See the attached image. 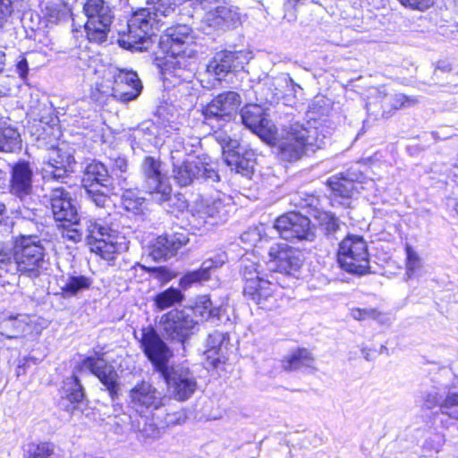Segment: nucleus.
<instances>
[{
  "instance_id": "nucleus-1",
  "label": "nucleus",
  "mask_w": 458,
  "mask_h": 458,
  "mask_svg": "<svg viewBox=\"0 0 458 458\" xmlns=\"http://www.w3.org/2000/svg\"><path fill=\"white\" fill-rule=\"evenodd\" d=\"M141 346L164 377L169 395L179 402L190 399L198 386L194 374L182 366L167 367L166 363L172 356L171 351L152 327L142 330Z\"/></svg>"
},
{
  "instance_id": "nucleus-2",
  "label": "nucleus",
  "mask_w": 458,
  "mask_h": 458,
  "mask_svg": "<svg viewBox=\"0 0 458 458\" xmlns=\"http://www.w3.org/2000/svg\"><path fill=\"white\" fill-rule=\"evenodd\" d=\"M72 227L67 229L65 236L74 242H80L83 233L82 227H85L91 250L103 259L113 260L117 253L126 249L125 243L120 241L123 237L98 220L84 218L81 222L79 219L78 225Z\"/></svg>"
},
{
  "instance_id": "nucleus-3",
  "label": "nucleus",
  "mask_w": 458,
  "mask_h": 458,
  "mask_svg": "<svg viewBox=\"0 0 458 458\" xmlns=\"http://www.w3.org/2000/svg\"><path fill=\"white\" fill-rule=\"evenodd\" d=\"M316 121L292 123L279 144L281 159L294 162L324 145L325 135L320 133Z\"/></svg>"
},
{
  "instance_id": "nucleus-4",
  "label": "nucleus",
  "mask_w": 458,
  "mask_h": 458,
  "mask_svg": "<svg viewBox=\"0 0 458 458\" xmlns=\"http://www.w3.org/2000/svg\"><path fill=\"white\" fill-rule=\"evenodd\" d=\"M11 275L38 278L47 270L49 260L44 241L36 235H22L15 241Z\"/></svg>"
},
{
  "instance_id": "nucleus-5",
  "label": "nucleus",
  "mask_w": 458,
  "mask_h": 458,
  "mask_svg": "<svg viewBox=\"0 0 458 458\" xmlns=\"http://www.w3.org/2000/svg\"><path fill=\"white\" fill-rule=\"evenodd\" d=\"M185 157L182 149L171 150L172 176L178 185L185 187L201 179L218 181L219 176L211 165L199 157Z\"/></svg>"
},
{
  "instance_id": "nucleus-6",
  "label": "nucleus",
  "mask_w": 458,
  "mask_h": 458,
  "mask_svg": "<svg viewBox=\"0 0 458 458\" xmlns=\"http://www.w3.org/2000/svg\"><path fill=\"white\" fill-rule=\"evenodd\" d=\"M83 13L87 17L84 27L89 40L98 43L105 41L114 19V6L108 0H87L83 4Z\"/></svg>"
},
{
  "instance_id": "nucleus-7",
  "label": "nucleus",
  "mask_w": 458,
  "mask_h": 458,
  "mask_svg": "<svg viewBox=\"0 0 458 458\" xmlns=\"http://www.w3.org/2000/svg\"><path fill=\"white\" fill-rule=\"evenodd\" d=\"M337 261L350 274H368L370 267L367 242L359 235L346 236L339 244Z\"/></svg>"
},
{
  "instance_id": "nucleus-8",
  "label": "nucleus",
  "mask_w": 458,
  "mask_h": 458,
  "mask_svg": "<svg viewBox=\"0 0 458 458\" xmlns=\"http://www.w3.org/2000/svg\"><path fill=\"white\" fill-rule=\"evenodd\" d=\"M165 394L146 380L137 382L128 392V405L139 415L152 414L165 406Z\"/></svg>"
},
{
  "instance_id": "nucleus-9",
  "label": "nucleus",
  "mask_w": 458,
  "mask_h": 458,
  "mask_svg": "<svg viewBox=\"0 0 458 458\" xmlns=\"http://www.w3.org/2000/svg\"><path fill=\"white\" fill-rule=\"evenodd\" d=\"M142 187L149 194H156L159 202L170 199L172 187L166 175L162 172V162L154 157H145L140 164Z\"/></svg>"
},
{
  "instance_id": "nucleus-10",
  "label": "nucleus",
  "mask_w": 458,
  "mask_h": 458,
  "mask_svg": "<svg viewBox=\"0 0 458 458\" xmlns=\"http://www.w3.org/2000/svg\"><path fill=\"white\" fill-rule=\"evenodd\" d=\"M198 322L183 310H173L160 318L165 336L172 341L183 344L193 333Z\"/></svg>"
},
{
  "instance_id": "nucleus-11",
  "label": "nucleus",
  "mask_w": 458,
  "mask_h": 458,
  "mask_svg": "<svg viewBox=\"0 0 458 458\" xmlns=\"http://www.w3.org/2000/svg\"><path fill=\"white\" fill-rule=\"evenodd\" d=\"M274 228L287 241H313L315 237L310 219L298 212H289L279 216L274 223Z\"/></svg>"
},
{
  "instance_id": "nucleus-12",
  "label": "nucleus",
  "mask_w": 458,
  "mask_h": 458,
  "mask_svg": "<svg viewBox=\"0 0 458 458\" xmlns=\"http://www.w3.org/2000/svg\"><path fill=\"white\" fill-rule=\"evenodd\" d=\"M93 352V355L85 357L81 360L80 364L81 369H88L95 375L106 386L112 399H114L120 390L117 372L114 366L103 358V353L95 350Z\"/></svg>"
},
{
  "instance_id": "nucleus-13",
  "label": "nucleus",
  "mask_w": 458,
  "mask_h": 458,
  "mask_svg": "<svg viewBox=\"0 0 458 458\" xmlns=\"http://www.w3.org/2000/svg\"><path fill=\"white\" fill-rule=\"evenodd\" d=\"M242 103L241 96L235 91H225L218 94L202 109L205 122L209 123L216 122H226L234 115Z\"/></svg>"
},
{
  "instance_id": "nucleus-14",
  "label": "nucleus",
  "mask_w": 458,
  "mask_h": 458,
  "mask_svg": "<svg viewBox=\"0 0 458 458\" xmlns=\"http://www.w3.org/2000/svg\"><path fill=\"white\" fill-rule=\"evenodd\" d=\"M49 201L54 218L68 228L78 225L79 215L71 193L63 186L52 189Z\"/></svg>"
},
{
  "instance_id": "nucleus-15",
  "label": "nucleus",
  "mask_w": 458,
  "mask_h": 458,
  "mask_svg": "<svg viewBox=\"0 0 458 458\" xmlns=\"http://www.w3.org/2000/svg\"><path fill=\"white\" fill-rule=\"evenodd\" d=\"M271 268L293 276L302 266V253L286 243H276L268 250Z\"/></svg>"
},
{
  "instance_id": "nucleus-16",
  "label": "nucleus",
  "mask_w": 458,
  "mask_h": 458,
  "mask_svg": "<svg viewBox=\"0 0 458 458\" xmlns=\"http://www.w3.org/2000/svg\"><path fill=\"white\" fill-rule=\"evenodd\" d=\"M73 156L60 148H52L44 158L41 173L45 181H60L72 172Z\"/></svg>"
},
{
  "instance_id": "nucleus-17",
  "label": "nucleus",
  "mask_w": 458,
  "mask_h": 458,
  "mask_svg": "<svg viewBox=\"0 0 458 458\" xmlns=\"http://www.w3.org/2000/svg\"><path fill=\"white\" fill-rule=\"evenodd\" d=\"M249 61V54L245 51L223 50L215 54L207 64V72L221 80L231 72L242 70Z\"/></svg>"
},
{
  "instance_id": "nucleus-18",
  "label": "nucleus",
  "mask_w": 458,
  "mask_h": 458,
  "mask_svg": "<svg viewBox=\"0 0 458 458\" xmlns=\"http://www.w3.org/2000/svg\"><path fill=\"white\" fill-rule=\"evenodd\" d=\"M242 123L266 141L276 138V127L259 105H247L241 110Z\"/></svg>"
},
{
  "instance_id": "nucleus-19",
  "label": "nucleus",
  "mask_w": 458,
  "mask_h": 458,
  "mask_svg": "<svg viewBox=\"0 0 458 458\" xmlns=\"http://www.w3.org/2000/svg\"><path fill=\"white\" fill-rule=\"evenodd\" d=\"M194 37L191 27L178 24L168 28L161 37L160 44L170 55H178L182 50L192 49Z\"/></svg>"
},
{
  "instance_id": "nucleus-20",
  "label": "nucleus",
  "mask_w": 458,
  "mask_h": 458,
  "mask_svg": "<svg viewBox=\"0 0 458 458\" xmlns=\"http://www.w3.org/2000/svg\"><path fill=\"white\" fill-rule=\"evenodd\" d=\"M188 242L189 237L184 233L161 235L151 243L148 254L154 260L167 259L174 257Z\"/></svg>"
},
{
  "instance_id": "nucleus-21",
  "label": "nucleus",
  "mask_w": 458,
  "mask_h": 458,
  "mask_svg": "<svg viewBox=\"0 0 458 458\" xmlns=\"http://www.w3.org/2000/svg\"><path fill=\"white\" fill-rule=\"evenodd\" d=\"M233 210V203L229 196L223 195L216 199H206L197 211V216L205 223L218 224L225 222Z\"/></svg>"
},
{
  "instance_id": "nucleus-22",
  "label": "nucleus",
  "mask_w": 458,
  "mask_h": 458,
  "mask_svg": "<svg viewBox=\"0 0 458 458\" xmlns=\"http://www.w3.org/2000/svg\"><path fill=\"white\" fill-rule=\"evenodd\" d=\"M275 287L269 280L261 278L244 285L243 293L260 309L271 310L276 306Z\"/></svg>"
},
{
  "instance_id": "nucleus-23",
  "label": "nucleus",
  "mask_w": 458,
  "mask_h": 458,
  "mask_svg": "<svg viewBox=\"0 0 458 458\" xmlns=\"http://www.w3.org/2000/svg\"><path fill=\"white\" fill-rule=\"evenodd\" d=\"M33 171L30 164L26 161H21L15 164L12 168V176L10 181V192L23 199L32 193Z\"/></svg>"
},
{
  "instance_id": "nucleus-24",
  "label": "nucleus",
  "mask_w": 458,
  "mask_h": 458,
  "mask_svg": "<svg viewBox=\"0 0 458 458\" xmlns=\"http://www.w3.org/2000/svg\"><path fill=\"white\" fill-rule=\"evenodd\" d=\"M114 85L110 95L114 98L128 102L135 99L139 96L138 88H131L130 91L124 90V87H129L131 83H137L139 79L136 72L123 69H114L113 72Z\"/></svg>"
},
{
  "instance_id": "nucleus-25",
  "label": "nucleus",
  "mask_w": 458,
  "mask_h": 458,
  "mask_svg": "<svg viewBox=\"0 0 458 458\" xmlns=\"http://www.w3.org/2000/svg\"><path fill=\"white\" fill-rule=\"evenodd\" d=\"M254 156L252 150H243L239 147L233 151L225 152L224 160L232 171L242 176L250 177L256 163Z\"/></svg>"
},
{
  "instance_id": "nucleus-26",
  "label": "nucleus",
  "mask_w": 458,
  "mask_h": 458,
  "mask_svg": "<svg viewBox=\"0 0 458 458\" xmlns=\"http://www.w3.org/2000/svg\"><path fill=\"white\" fill-rule=\"evenodd\" d=\"M30 323L27 314H0V334L9 339L18 338L30 330Z\"/></svg>"
},
{
  "instance_id": "nucleus-27",
  "label": "nucleus",
  "mask_w": 458,
  "mask_h": 458,
  "mask_svg": "<svg viewBox=\"0 0 458 458\" xmlns=\"http://www.w3.org/2000/svg\"><path fill=\"white\" fill-rule=\"evenodd\" d=\"M203 19L209 27L226 30L234 27L240 21V14L236 8L225 2L216 13L205 14Z\"/></svg>"
},
{
  "instance_id": "nucleus-28",
  "label": "nucleus",
  "mask_w": 458,
  "mask_h": 458,
  "mask_svg": "<svg viewBox=\"0 0 458 458\" xmlns=\"http://www.w3.org/2000/svg\"><path fill=\"white\" fill-rule=\"evenodd\" d=\"M64 395L60 402L62 408L72 412L74 404L81 403L84 398V390L77 376L72 375L64 381Z\"/></svg>"
},
{
  "instance_id": "nucleus-29",
  "label": "nucleus",
  "mask_w": 458,
  "mask_h": 458,
  "mask_svg": "<svg viewBox=\"0 0 458 458\" xmlns=\"http://www.w3.org/2000/svg\"><path fill=\"white\" fill-rule=\"evenodd\" d=\"M297 89H301V87L289 74H280L268 81L267 89L270 90V94L266 97V101L273 104L283 98L287 91L295 93Z\"/></svg>"
},
{
  "instance_id": "nucleus-30",
  "label": "nucleus",
  "mask_w": 458,
  "mask_h": 458,
  "mask_svg": "<svg viewBox=\"0 0 458 458\" xmlns=\"http://www.w3.org/2000/svg\"><path fill=\"white\" fill-rule=\"evenodd\" d=\"M82 182L83 187H85V184H98V186L107 191L109 185H112L105 165L95 160L87 165Z\"/></svg>"
},
{
  "instance_id": "nucleus-31",
  "label": "nucleus",
  "mask_w": 458,
  "mask_h": 458,
  "mask_svg": "<svg viewBox=\"0 0 458 458\" xmlns=\"http://www.w3.org/2000/svg\"><path fill=\"white\" fill-rule=\"evenodd\" d=\"M315 359L311 352L307 349H298L291 353L284 360V369L286 370H295L301 369H314Z\"/></svg>"
},
{
  "instance_id": "nucleus-32",
  "label": "nucleus",
  "mask_w": 458,
  "mask_h": 458,
  "mask_svg": "<svg viewBox=\"0 0 458 458\" xmlns=\"http://www.w3.org/2000/svg\"><path fill=\"white\" fill-rule=\"evenodd\" d=\"M226 340L225 335L219 331H214L208 335L207 339V361L208 365L216 368L221 362L219 352Z\"/></svg>"
},
{
  "instance_id": "nucleus-33",
  "label": "nucleus",
  "mask_w": 458,
  "mask_h": 458,
  "mask_svg": "<svg viewBox=\"0 0 458 458\" xmlns=\"http://www.w3.org/2000/svg\"><path fill=\"white\" fill-rule=\"evenodd\" d=\"M327 183L335 197L349 199L355 191H359V182H354L345 177H331Z\"/></svg>"
},
{
  "instance_id": "nucleus-34",
  "label": "nucleus",
  "mask_w": 458,
  "mask_h": 458,
  "mask_svg": "<svg viewBox=\"0 0 458 458\" xmlns=\"http://www.w3.org/2000/svg\"><path fill=\"white\" fill-rule=\"evenodd\" d=\"M183 299L184 295L179 289L170 287L155 296L154 306L161 311L181 303Z\"/></svg>"
},
{
  "instance_id": "nucleus-35",
  "label": "nucleus",
  "mask_w": 458,
  "mask_h": 458,
  "mask_svg": "<svg viewBox=\"0 0 458 458\" xmlns=\"http://www.w3.org/2000/svg\"><path fill=\"white\" fill-rule=\"evenodd\" d=\"M49 22L56 23L66 19L70 14V8L63 0H49L42 10Z\"/></svg>"
},
{
  "instance_id": "nucleus-36",
  "label": "nucleus",
  "mask_w": 458,
  "mask_h": 458,
  "mask_svg": "<svg viewBox=\"0 0 458 458\" xmlns=\"http://www.w3.org/2000/svg\"><path fill=\"white\" fill-rule=\"evenodd\" d=\"M21 135L16 129L6 126L0 128V151L14 152L21 149Z\"/></svg>"
},
{
  "instance_id": "nucleus-37",
  "label": "nucleus",
  "mask_w": 458,
  "mask_h": 458,
  "mask_svg": "<svg viewBox=\"0 0 458 458\" xmlns=\"http://www.w3.org/2000/svg\"><path fill=\"white\" fill-rule=\"evenodd\" d=\"M221 307H213L212 301L207 295L198 297L192 312L200 320H208L210 318L220 317Z\"/></svg>"
},
{
  "instance_id": "nucleus-38",
  "label": "nucleus",
  "mask_w": 458,
  "mask_h": 458,
  "mask_svg": "<svg viewBox=\"0 0 458 458\" xmlns=\"http://www.w3.org/2000/svg\"><path fill=\"white\" fill-rule=\"evenodd\" d=\"M86 197L97 207L104 208L110 202L109 194H114V187L109 185L108 191L101 188L98 184H85Z\"/></svg>"
},
{
  "instance_id": "nucleus-39",
  "label": "nucleus",
  "mask_w": 458,
  "mask_h": 458,
  "mask_svg": "<svg viewBox=\"0 0 458 458\" xmlns=\"http://www.w3.org/2000/svg\"><path fill=\"white\" fill-rule=\"evenodd\" d=\"M148 415H140V419L131 422V428L143 438L158 437L159 429Z\"/></svg>"
},
{
  "instance_id": "nucleus-40",
  "label": "nucleus",
  "mask_w": 458,
  "mask_h": 458,
  "mask_svg": "<svg viewBox=\"0 0 458 458\" xmlns=\"http://www.w3.org/2000/svg\"><path fill=\"white\" fill-rule=\"evenodd\" d=\"M148 415H140V419L131 422V428L143 438L158 437L159 429Z\"/></svg>"
},
{
  "instance_id": "nucleus-41",
  "label": "nucleus",
  "mask_w": 458,
  "mask_h": 458,
  "mask_svg": "<svg viewBox=\"0 0 458 458\" xmlns=\"http://www.w3.org/2000/svg\"><path fill=\"white\" fill-rule=\"evenodd\" d=\"M183 67H177L166 61L165 64L163 73L165 80H170V77L177 79L179 81H190L194 76V67H190V64L182 62Z\"/></svg>"
},
{
  "instance_id": "nucleus-42",
  "label": "nucleus",
  "mask_w": 458,
  "mask_h": 458,
  "mask_svg": "<svg viewBox=\"0 0 458 458\" xmlns=\"http://www.w3.org/2000/svg\"><path fill=\"white\" fill-rule=\"evenodd\" d=\"M383 96L384 105L386 107L390 105L392 108L397 110L403 107H409L418 103V98L415 97H408L402 93H396L394 95H387L386 93L379 92V96Z\"/></svg>"
},
{
  "instance_id": "nucleus-43",
  "label": "nucleus",
  "mask_w": 458,
  "mask_h": 458,
  "mask_svg": "<svg viewBox=\"0 0 458 458\" xmlns=\"http://www.w3.org/2000/svg\"><path fill=\"white\" fill-rule=\"evenodd\" d=\"M448 393L454 392L449 390L445 394L440 388L432 386L422 392L423 405L428 409H432L438 405L439 408L441 409V405L446 399Z\"/></svg>"
},
{
  "instance_id": "nucleus-44",
  "label": "nucleus",
  "mask_w": 458,
  "mask_h": 458,
  "mask_svg": "<svg viewBox=\"0 0 458 458\" xmlns=\"http://www.w3.org/2000/svg\"><path fill=\"white\" fill-rule=\"evenodd\" d=\"M90 284L91 281L87 276H71L68 278L62 289L67 294L75 295L79 292L88 289Z\"/></svg>"
},
{
  "instance_id": "nucleus-45",
  "label": "nucleus",
  "mask_w": 458,
  "mask_h": 458,
  "mask_svg": "<svg viewBox=\"0 0 458 458\" xmlns=\"http://www.w3.org/2000/svg\"><path fill=\"white\" fill-rule=\"evenodd\" d=\"M14 249L12 250L8 244L0 242V277L4 274H10V265L13 264Z\"/></svg>"
},
{
  "instance_id": "nucleus-46",
  "label": "nucleus",
  "mask_w": 458,
  "mask_h": 458,
  "mask_svg": "<svg viewBox=\"0 0 458 458\" xmlns=\"http://www.w3.org/2000/svg\"><path fill=\"white\" fill-rule=\"evenodd\" d=\"M260 265L256 262L250 261L247 259H242V274L243 280L245 281V284H249L250 282L259 281L262 277H260V272L259 270Z\"/></svg>"
},
{
  "instance_id": "nucleus-47",
  "label": "nucleus",
  "mask_w": 458,
  "mask_h": 458,
  "mask_svg": "<svg viewBox=\"0 0 458 458\" xmlns=\"http://www.w3.org/2000/svg\"><path fill=\"white\" fill-rule=\"evenodd\" d=\"M441 412L452 419L458 420V393H448L441 405Z\"/></svg>"
},
{
  "instance_id": "nucleus-48",
  "label": "nucleus",
  "mask_w": 458,
  "mask_h": 458,
  "mask_svg": "<svg viewBox=\"0 0 458 458\" xmlns=\"http://www.w3.org/2000/svg\"><path fill=\"white\" fill-rule=\"evenodd\" d=\"M406 276L411 278L413 274L421 267V259L414 250L406 246Z\"/></svg>"
},
{
  "instance_id": "nucleus-49",
  "label": "nucleus",
  "mask_w": 458,
  "mask_h": 458,
  "mask_svg": "<svg viewBox=\"0 0 458 458\" xmlns=\"http://www.w3.org/2000/svg\"><path fill=\"white\" fill-rule=\"evenodd\" d=\"M214 137L216 140L220 144L224 156L225 152L233 151L240 147L239 141L236 139L231 138L226 134V132L223 131H216Z\"/></svg>"
},
{
  "instance_id": "nucleus-50",
  "label": "nucleus",
  "mask_w": 458,
  "mask_h": 458,
  "mask_svg": "<svg viewBox=\"0 0 458 458\" xmlns=\"http://www.w3.org/2000/svg\"><path fill=\"white\" fill-rule=\"evenodd\" d=\"M195 55L196 50L194 49L182 50V52H180L178 55H171L170 59L167 61L174 65H177V67H183L182 62L184 61L186 64H190V67L195 68Z\"/></svg>"
},
{
  "instance_id": "nucleus-51",
  "label": "nucleus",
  "mask_w": 458,
  "mask_h": 458,
  "mask_svg": "<svg viewBox=\"0 0 458 458\" xmlns=\"http://www.w3.org/2000/svg\"><path fill=\"white\" fill-rule=\"evenodd\" d=\"M382 313L374 308H354L351 310V316L355 320L374 319L378 320Z\"/></svg>"
},
{
  "instance_id": "nucleus-52",
  "label": "nucleus",
  "mask_w": 458,
  "mask_h": 458,
  "mask_svg": "<svg viewBox=\"0 0 458 458\" xmlns=\"http://www.w3.org/2000/svg\"><path fill=\"white\" fill-rule=\"evenodd\" d=\"M208 276H204L203 273L198 269L195 271H191L189 273H186L181 279H180V286L186 290L190 288L193 284L195 283H200L202 281H207Z\"/></svg>"
},
{
  "instance_id": "nucleus-53",
  "label": "nucleus",
  "mask_w": 458,
  "mask_h": 458,
  "mask_svg": "<svg viewBox=\"0 0 458 458\" xmlns=\"http://www.w3.org/2000/svg\"><path fill=\"white\" fill-rule=\"evenodd\" d=\"M53 454L54 448L50 443H41L30 451L28 458H51Z\"/></svg>"
},
{
  "instance_id": "nucleus-54",
  "label": "nucleus",
  "mask_w": 458,
  "mask_h": 458,
  "mask_svg": "<svg viewBox=\"0 0 458 458\" xmlns=\"http://www.w3.org/2000/svg\"><path fill=\"white\" fill-rule=\"evenodd\" d=\"M123 200L124 208L129 211L136 212L140 209L143 204V199L135 198L132 191L128 190L126 193L123 195Z\"/></svg>"
},
{
  "instance_id": "nucleus-55",
  "label": "nucleus",
  "mask_w": 458,
  "mask_h": 458,
  "mask_svg": "<svg viewBox=\"0 0 458 458\" xmlns=\"http://www.w3.org/2000/svg\"><path fill=\"white\" fill-rule=\"evenodd\" d=\"M403 6L423 12L434 4V0H398Z\"/></svg>"
},
{
  "instance_id": "nucleus-56",
  "label": "nucleus",
  "mask_w": 458,
  "mask_h": 458,
  "mask_svg": "<svg viewBox=\"0 0 458 458\" xmlns=\"http://www.w3.org/2000/svg\"><path fill=\"white\" fill-rule=\"evenodd\" d=\"M224 263V259H208L207 260H205L199 270L203 273L204 276H208V280L210 278V271L213 269V268H216V267H219L223 265Z\"/></svg>"
},
{
  "instance_id": "nucleus-57",
  "label": "nucleus",
  "mask_w": 458,
  "mask_h": 458,
  "mask_svg": "<svg viewBox=\"0 0 458 458\" xmlns=\"http://www.w3.org/2000/svg\"><path fill=\"white\" fill-rule=\"evenodd\" d=\"M321 225L325 226V229L328 233L335 232L339 226L338 219L335 216L327 213L321 216Z\"/></svg>"
},
{
  "instance_id": "nucleus-58",
  "label": "nucleus",
  "mask_w": 458,
  "mask_h": 458,
  "mask_svg": "<svg viewBox=\"0 0 458 458\" xmlns=\"http://www.w3.org/2000/svg\"><path fill=\"white\" fill-rule=\"evenodd\" d=\"M199 2L203 10L206 11L205 14H208L209 13H216L218 9L221 7L223 4H225V0H195Z\"/></svg>"
},
{
  "instance_id": "nucleus-59",
  "label": "nucleus",
  "mask_w": 458,
  "mask_h": 458,
  "mask_svg": "<svg viewBox=\"0 0 458 458\" xmlns=\"http://www.w3.org/2000/svg\"><path fill=\"white\" fill-rule=\"evenodd\" d=\"M187 420V415L183 411H178L173 413H168L165 417V421L168 426L183 424Z\"/></svg>"
},
{
  "instance_id": "nucleus-60",
  "label": "nucleus",
  "mask_w": 458,
  "mask_h": 458,
  "mask_svg": "<svg viewBox=\"0 0 458 458\" xmlns=\"http://www.w3.org/2000/svg\"><path fill=\"white\" fill-rule=\"evenodd\" d=\"M12 13L11 0H0V25L7 19Z\"/></svg>"
},
{
  "instance_id": "nucleus-61",
  "label": "nucleus",
  "mask_w": 458,
  "mask_h": 458,
  "mask_svg": "<svg viewBox=\"0 0 458 458\" xmlns=\"http://www.w3.org/2000/svg\"><path fill=\"white\" fill-rule=\"evenodd\" d=\"M16 71L21 79H25L27 77L29 72V65L26 58L21 57V60L17 62Z\"/></svg>"
},
{
  "instance_id": "nucleus-62",
  "label": "nucleus",
  "mask_w": 458,
  "mask_h": 458,
  "mask_svg": "<svg viewBox=\"0 0 458 458\" xmlns=\"http://www.w3.org/2000/svg\"><path fill=\"white\" fill-rule=\"evenodd\" d=\"M130 416L129 415H126V414H123L120 417H115L114 418V432L116 434H122L123 433V426L124 424H126L129 420H130Z\"/></svg>"
},
{
  "instance_id": "nucleus-63",
  "label": "nucleus",
  "mask_w": 458,
  "mask_h": 458,
  "mask_svg": "<svg viewBox=\"0 0 458 458\" xmlns=\"http://www.w3.org/2000/svg\"><path fill=\"white\" fill-rule=\"evenodd\" d=\"M114 171H119L121 174L126 173L128 162L124 157H117L114 160Z\"/></svg>"
},
{
  "instance_id": "nucleus-64",
  "label": "nucleus",
  "mask_w": 458,
  "mask_h": 458,
  "mask_svg": "<svg viewBox=\"0 0 458 458\" xmlns=\"http://www.w3.org/2000/svg\"><path fill=\"white\" fill-rule=\"evenodd\" d=\"M152 272L156 274V277L160 280L168 279V270L164 267H155L152 269Z\"/></svg>"
}]
</instances>
